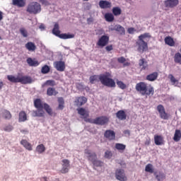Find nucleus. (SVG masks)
<instances>
[{
	"label": "nucleus",
	"mask_w": 181,
	"mask_h": 181,
	"mask_svg": "<svg viewBox=\"0 0 181 181\" xmlns=\"http://www.w3.org/2000/svg\"><path fill=\"white\" fill-rule=\"evenodd\" d=\"M165 45H168V46H175V41L171 37H166L165 38Z\"/></svg>",
	"instance_id": "nucleus-31"
},
{
	"label": "nucleus",
	"mask_w": 181,
	"mask_h": 181,
	"mask_svg": "<svg viewBox=\"0 0 181 181\" xmlns=\"http://www.w3.org/2000/svg\"><path fill=\"white\" fill-rule=\"evenodd\" d=\"M39 29L41 30V32H43V30H45L46 26L45 25V24L41 23L39 26Z\"/></svg>",
	"instance_id": "nucleus-54"
},
{
	"label": "nucleus",
	"mask_w": 181,
	"mask_h": 181,
	"mask_svg": "<svg viewBox=\"0 0 181 181\" xmlns=\"http://www.w3.org/2000/svg\"><path fill=\"white\" fill-rule=\"evenodd\" d=\"M41 181H49V178L47 177H42Z\"/></svg>",
	"instance_id": "nucleus-62"
},
{
	"label": "nucleus",
	"mask_w": 181,
	"mask_h": 181,
	"mask_svg": "<svg viewBox=\"0 0 181 181\" xmlns=\"http://www.w3.org/2000/svg\"><path fill=\"white\" fill-rule=\"evenodd\" d=\"M4 130L6 131V132H11L13 131V127L12 125H7L4 128Z\"/></svg>",
	"instance_id": "nucleus-48"
},
{
	"label": "nucleus",
	"mask_w": 181,
	"mask_h": 181,
	"mask_svg": "<svg viewBox=\"0 0 181 181\" xmlns=\"http://www.w3.org/2000/svg\"><path fill=\"white\" fill-rule=\"evenodd\" d=\"M110 75L101 74L99 76L97 75L91 76L89 78V81L90 84H94L98 81L100 79V83L106 87L114 88L115 87V81L112 78H110Z\"/></svg>",
	"instance_id": "nucleus-1"
},
{
	"label": "nucleus",
	"mask_w": 181,
	"mask_h": 181,
	"mask_svg": "<svg viewBox=\"0 0 181 181\" xmlns=\"http://www.w3.org/2000/svg\"><path fill=\"white\" fill-rule=\"evenodd\" d=\"M111 156H112V153H111V151H106L105 153V158L109 159L110 158H111Z\"/></svg>",
	"instance_id": "nucleus-51"
},
{
	"label": "nucleus",
	"mask_w": 181,
	"mask_h": 181,
	"mask_svg": "<svg viewBox=\"0 0 181 181\" xmlns=\"http://www.w3.org/2000/svg\"><path fill=\"white\" fill-rule=\"evenodd\" d=\"M99 6L101 9H108L112 6V4L108 1L101 0L99 1Z\"/></svg>",
	"instance_id": "nucleus-16"
},
{
	"label": "nucleus",
	"mask_w": 181,
	"mask_h": 181,
	"mask_svg": "<svg viewBox=\"0 0 181 181\" xmlns=\"http://www.w3.org/2000/svg\"><path fill=\"white\" fill-rule=\"evenodd\" d=\"M122 11L119 7H115L112 8V13L115 16H118L121 13Z\"/></svg>",
	"instance_id": "nucleus-45"
},
{
	"label": "nucleus",
	"mask_w": 181,
	"mask_h": 181,
	"mask_svg": "<svg viewBox=\"0 0 181 181\" xmlns=\"http://www.w3.org/2000/svg\"><path fill=\"white\" fill-rule=\"evenodd\" d=\"M109 30L118 32L119 34L125 35V28L119 24L112 25L109 27Z\"/></svg>",
	"instance_id": "nucleus-8"
},
{
	"label": "nucleus",
	"mask_w": 181,
	"mask_h": 181,
	"mask_svg": "<svg viewBox=\"0 0 181 181\" xmlns=\"http://www.w3.org/2000/svg\"><path fill=\"white\" fill-rule=\"evenodd\" d=\"M116 117L120 121H124V119H127V113L124 110H119L116 113Z\"/></svg>",
	"instance_id": "nucleus-19"
},
{
	"label": "nucleus",
	"mask_w": 181,
	"mask_h": 181,
	"mask_svg": "<svg viewBox=\"0 0 181 181\" xmlns=\"http://www.w3.org/2000/svg\"><path fill=\"white\" fill-rule=\"evenodd\" d=\"M154 143L158 146L162 145L163 144V137L162 136L155 135Z\"/></svg>",
	"instance_id": "nucleus-30"
},
{
	"label": "nucleus",
	"mask_w": 181,
	"mask_h": 181,
	"mask_svg": "<svg viewBox=\"0 0 181 181\" xmlns=\"http://www.w3.org/2000/svg\"><path fill=\"white\" fill-rule=\"evenodd\" d=\"M181 138V132L180 130H175V134H174V138L173 140L175 142H179L180 141Z\"/></svg>",
	"instance_id": "nucleus-32"
},
{
	"label": "nucleus",
	"mask_w": 181,
	"mask_h": 181,
	"mask_svg": "<svg viewBox=\"0 0 181 181\" xmlns=\"http://www.w3.org/2000/svg\"><path fill=\"white\" fill-rule=\"evenodd\" d=\"M27 63L31 67H37V66H39V64H40V63L37 60H36L35 59H32V58H28Z\"/></svg>",
	"instance_id": "nucleus-21"
},
{
	"label": "nucleus",
	"mask_w": 181,
	"mask_h": 181,
	"mask_svg": "<svg viewBox=\"0 0 181 181\" xmlns=\"http://www.w3.org/2000/svg\"><path fill=\"white\" fill-rule=\"evenodd\" d=\"M34 105L37 110L33 111V117H43L45 111L43 110V107L45 105L42 104V100L40 99H36L34 101Z\"/></svg>",
	"instance_id": "nucleus-5"
},
{
	"label": "nucleus",
	"mask_w": 181,
	"mask_h": 181,
	"mask_svg": "<svg viewBox=\"0 0 181 181\" xmlns=\"http://www.w3.org/2000/svg\"><path fill=\"white\" fill-rule=\"evenodd\" d=\"M93 22H94V18H93V17H90L87 19V23H88V25H91Z\"/></svg>",
	"instance_id": "nucleus-57"
},
{
	"label": "nucleus",
	"mask_w": 181,
	"mask_h": 181,
	"mask_svg": "<svg viewBox=\"0 0 181 181\" xmlns=\"http://www.w3.org/2000/svg\"><path fill=\"white\" fill-rule=\"evenodd\" d=\"M92 163L93 164V165L96 166L97 168L100 166H103V162L101 160H97V158L94 160Z\"/></svg>",
	"instance_id": "nucleus-46"
},
{
	"label": "nucleus",
	"mask_w": 181,
	"mask_h": 181,
	"mask_svg": "<svg viewBox=\"0 0 181 181\" xmlns=\"http://www.w3.org/2000/svg\"><path fill=\"white\" fill-rule=\"evenodd\" d=\"M168 78H170V82L172 83L173 86H175V84H177V83H179V81H177V79L175 78V76H173L172 74L168 75Z\"/></svg>",
	"instance_id": "nucleus-44"
},
{
	"label": "nucleus",
	"mask_w": 181,
	"mask_h": 181,
	"mask_svg": "<svg viewBox=\"0 0 181 181\" xmlns=\"http://www.w3.org/2000/svg\"><path fill=\"white\" fill-rule=\"evenodd\" d=\"M20 131H21V134H23L24 135H28V134H29V131L26 129H21Z\"/></svg>",
	"instance_id": "nucleus-55"
},
{
	"label": "nucleus",
	"mask_w": 181,
	"mask_h": 181,
	"mask_svg": "<svg viewBox=\"0 0 181 181\" xmlns=\"http://www.w3.org/2000/svg\"><path fill=\"white\" fill-rule=\"evenodd\" d=\"M174 62H175V63H178V64H181V54H180V52H177L175 54Z\"/></svg>",
	"instance_id": "nucleus-37"
},
{
	"label": "nucleus",
	"mask_w": 181,
	"mask_h": 181,
	"mask_svg": "<svg viewBox=\"0 0 181 181\" xmlns=\"http://www.w3.org/2000/svg\"><path fill=\"white\" fill-rule=\"evenodd\" d=\"M146 67H148V64L146 62H144V65H142V70H145V69H146Z\"/></svg>",
	"instance_id": "nucleus-61"
},
{
	"label": "nucleus",
	"mask_w": 181,
	"mask_h": 181,
	"mask_svg": "<svg viewBox=\"0 0 181 181\" xmlns=\"http://www.w3.org/2000/svg\"><path fill=\"white\" fill-rule=\"evenodd\" d=\"M13 5L18 8H23L26 5V1L24 0H12Z\"/></svg>",
	"instance_id": "nucleus-22"
},
{
	"label": "nucleus",
	"mask_w": 181,
	"mask_h": 181,
	"mask_svg": "<svg viewBox=\"0 0 181 181\" xmlns=\"http://www.w3.org/2000/svg\"><path fill=\"white\" fill-rule=\"evenodd\" d=\"M47 94L49 96L56 95V94H57V92L56 91V89H54V88H48L47 90Z\"/></svg>",
	"instance_id": "nucleus-36"
},
{
	"label": "nucleus",
	"mask_w": 181,
	"mask_h": 181,
	"mask_svg": "<svg viewBox=\"0 0 181 181\" xmlns=\"http://www.w3.org/2000/svg\"><path fill=\"white\" fill-rule=\"evenodd\" d=\"M146 37H151V35L148 33L139 35V40H144V39H146Z\"/></svg>",
	"instance_id": "nucleus-47"
},
{
	"label": "nucleus",
	"mask_w": 181,
	"mask_h": 181,
	"mask_svg": "<svg viewBox=\"0 0 181 181\" xmlns=\"http://www.w3.org/2000/svg\"><path fill=\"white\" fill-rule=\"evenodd\" d=\"M40 2H41V4H42V5H45L46 6H47V5H49V1H47L46 0H41Z\"/></svg>",
	"instance_id": "nucleus-58"
},
{
	"label": "nucleus",
	"mask_w": 181,
	"mask_h": 181,
	"mask_svg": "<svg viewBox=\"0 0 181 181\" xmlns=\"http://www.w3.org/2000/svg\"><path fill=\"white\" fill-rule=\"evenodd\" d=\"M158 76H159V74L158 72H153L146 76V80L148 81H155L156 78H158Z\"/></svg>",
	"instance_id": "nucleus-28"
},
{
	"label": "nucleus",
	"mask_w": 181,
	"mask_h": 181,
	"mask_svg": "<svg viewBox=\"0 0 181 181\" xmlns=\"http://www.w3.org/2000/svg\"><path fill=\"white\" fill-rule=\"evenodd\" d=\"M77 111L78 114H79V115H81V117H83V118L88 117V112H87L86 109L80 107L77 109Z\"/></svg>",
	"instance_id": "nucleus-29"
},
{
	"label": "nucleus",
	"mask_w": 181,
	"mask_h": 181,
	"mask_svg": "<svg viewBox=\"0 0 181 181\" xmlns=\"http://www.w3.org/2000/svg\"><path fill=\"white\" fill-rule=\"evenodd\" d=\"M20 33L23 36V37H28V31L25 28H21L20 30Z\"/></svg>",
	"instance_id": "nucleus-49"
},
{
	"label": "nucleus",
	"mask_w": 181,
	"mask_h": 181,
	"mask_svg": "<svg viewBox=\"0 0 181 181\" xmlns=\"http://www.w3.org/2000/svg\"><path fill=\"white\" fill-rule=\"evenodd\" d=\"M25 121H28V116L26 115V112L24 111L20 112L18 116V122H25Z\"/></svg>",
	"instance_id": "nucleus-26"
},
{
	"label": "nucleus",
	"mask_w": 181,
	"mask_h": 181,
	"mask_svg": "<svg viewBox=\"0 0 181 181\" xmlns=\"http://www.w3.org/2000/svg\"><path fill=\"white\" fill-rule=\"evenodd\" d=\"M54 67L57 71H64L66 70V64L63 61H56L54 62Z\"/></svg>",
	"instance_id": "nucleus-13"
},
{
	"label": "nucleus",
	"mask_w": 181,
	"mask_h": 181,
	"mask_svg": "<svg viewBox=\"0 0 181 181\" xmlns=\"http://www.w3.org/2000/svg\"><path fill=\"white\" fill-rule=\"evenodd\" d=\"M49 71H50V66L47 65H45L41 69V73L42 74H47L48 73H49Z\"/></svg>",
	"instance_id": "nucleus-42"
},
{
	"label": "nucleus",
	"mask_w": 181,
	"mask_h": 181,
	"mask_svg": "<svg viewBox=\"0 0 181 181\" xmlns=\"http://www.w3.org/2000/svg\"><path fill=\"white\" fill-rule=\"evenodd\" d=\"M157 111H158L160 115V118L162 119H169V115L165 111V107L162 105H158L157 106Z\"/></svg>",
	"instance_id": "nucleus-11"
},
{
	"label": "nucleus",
	"mask_w": 181,
	"mask_h": 181,
	"mask_svg": "<svg viewBox=\"0 0 181 181\" xmlns=\"http://www.w3.org/2000/svg\"><path fill=\"white\" fill-rule=\"evenodd\" d=\"M136 45L138 46L137 50L140 53H144V52L148 50V43L144 40H139L136 42Z\"/></svg>",
	"instance_id": "nucleus-7"
},
{
	"label": "nucleus",
	"mask_w": 181,
	"mask_h": 181,
	"mask_svg": "<svg viewBox=\"0 0 181 181\" xmlns=\"http://www.w3.org/2000/svg\"><path fill=\"white\" fill-rule=\"evenodd\" d=\"M105 18L107 22H112L114 21V15H112V13H107L105 15Z\"/></svg>",
	"instance_id": "nucleus-39"
},
{
	"label": "nucleus",
	"mask_w": 181,
	"mask_h": 181,
	"mask_svg": "<svg viewBox=\"0 0 181 181\" xmlns=\"http://www.w3.org/2000/svg\"><path fill=\"white\" fill-rule=\"evenodd\" d=\"M43 108L45 110L47 114H49V115H53V110H52V108H50L49 105L45 103Z\"/></svg>",
	"instance_id": "nucleus-40"
},
{
	"label": "nucleus",
	"mask_w": 181,
	"mask_h": 181,
	"mask_svg": "<svg viewBox=\"0 0 181 181\" xmlns=\"http://www.w3.org/2000/svg\"><path fill=\"white\" fill-rule=\"evenodd\" d=\"M116 84H117L118 87H119L121 90H125L127 88V85H125V83L121 81L117 80Z\"/></svg>",
	"instance_id": "nucleus-43"
},
{
	"label": "nucleus",
	"mask_w": 181,
	"mask_h": 181,
	"mask_svg": "<svg viewBox=\"0 0 181 181\" xmlns=\"http://www.w3.org/2000/svg\"><path fill=\"white\" fill-rule=\"evenodd\" d=\"M136 90L141 93L143 95H153L155 90H153V87L150 86L148 88L146 83L144 82H140L136 85Z\"/></svg>",
	"instance_id": "nucleus-2"
},
{
	"label": "nucleus",
	"mask_w": 181,
	"mask_h": 181,
	"mask_svg": "<svg viewBox=\"0 0 181 181\" xmlns=\"http://www.w3.org/2000/svg\"><path fill=\"white\" fill-rule=\"evenodd\" d=\"M27 12L33 15H37L42 12V6L36 1L30 3L27 6Z\"/></svg>",
	"instance_id": "nucleus-4"
},
{
	"label": "nucleus",
	"mask_w": 181,
	"mask_h": 181,
	"mask_svg": "<svg viewBox=\"0 0 181 181\" xmlns=\"http://www.w3.org/2000/svg\"><path fill=\"white\" fill-rule=\"evenodd\" d=\"M4 13H2V11H0V21H2V19H4Z\"/></svg>",
	"instance_id": "nucleus-64"
},
{
	"label": "nucleus",
	"mask_w": 181,
	"mask_h": 181,
	"mask_svg": "<svg viewBox=\"0 0 181 181\" xmlns=\"http://www.w3.org/2000/svg\"><path fill=\"white\" fill-rule=\"evenodd\" d=\"M127 32H128V33H129L130 35H132V34H134V32H135V28H128Z\"/></svg>",
	"instance_id": "nucleus-53"
},
{
	"label": "nucleus",
	"mask_w": 181,
	"mask_h": 181,
	"mask_svg": "<svg viewBox=\"0 0 181 181\" xmlns=\"http://www.w3.org/2000/svg\"><path fill=\"white\" fill-rule=\"evenodd\" d=\"M144 64H145V59H140L139 62V65L140 66V67H142Z\"/></svg>",
	"instance_id": "nucleus-56"
},
{
	"label": "nucleus",
	"mask_w": 181,
	"mask_h": 181,
	"mask_svg": "<svg viewBox=\"0 0 181 181\" xmlns=\"http://www.w3.org/2000/svg\"><path fill=\"white\" fill-rule=\"evenodd\" d=\"M58 103V110H63L64 108V99L63 98H59Z\"/></svg>",
	"instance_id": "nucleus-35"
},
{
	"label": "nucleus",
	"mask_w": 181,
	"mask_h": 181,
	"mask_svg": "<svg viewBox=\"0 0 181 181\" xmlns=\"http://www.w3.org/2000/svg\"><path fill=\"white\" fill-rule=\"evenodd\" d=\"M115 177L117 180L127 181V176H125V171L122 169H117L115 172Z\"/></svg>",
	"instance_id": "nucleus-12"
},
{
	"label": "nucleus",
	"mask_w": 181,
	"mask_h": 181,
	"mask_svg": "<svg viewBox=\"0 0 181 181\" xmlns=\"http://www.w3.org/2000/svg\"><path fill=\"white\" fill-rule=\"evenodd\" d=\"M124 132L125 135H131V132H129V130H125Z\"/></svg>",
	"instance_id": "nucleus-63"
},
{
	"label": "nucleus",
	"mask_w": 181,
	"mask_h": 181,
	"mask_svg": "<svg viewBox=\"0 0 181 181\" xmlns=\"http://www.w3.org/2000/svg\"><path fill=\"white\" fill-rule=\"evenodd\" d=\"M18 83H21V84H32V83H33V79L29 76H23V74L20 73Z\"/></svg>",
	"instance_id": "nucleus-10"
},
{
	"label": "nucleus",
	"mask_w": 181,
	"mask_h": 181,
	"mask_svg": "<svg viewBox=\"0 0 181 181\" xmlns=\"http://www.w3.org/2000/svg\"><path fill=\"white\" fill-rule=\"evenodd\" d=\"M62 169L61 173H67L70 170V160L67 159H63L61 161Z\"/></svg>",
	"instance_id": "nucleus-9"
},
{
	"label": "nucleus",
	"mask_w": 181,
	"mask_h": 181,
	"mask_svg": "<svg viewBox=\"0 0 181 181\" xmlns=\"http://www.w3.org/2000/svg\"><path fill=\"white\" fill-rule=\"evenodd\" d=\"M45 86H51L53 87L54 86H56V82H54V81L48 80L45 82Z\"/></svg>",
	"instance_id": "nucleus-50"
},
{
	"label": "nucleus",
	"mask_w": 181,
	"mask_h": 181,
	"mask_svg": "<svg viewBox=\"0 0 181 181\" xmlns=\"http://www.w3.org/2000/svg\"><path fill=\"white\" fill-rule=\"evenodd\" d=\"M21 144L23 145V146L27 149V151H33V148L32 146V144L29 143L26 139H23L21 141Z\"/></svg>",
	"instance_id": "nucleus-18"
},
{
	"label": "nucleus",
	"mask_w": 181,
	"mask_h": 181,
	"mask_svg": "<svg viewBox=\"0 0 181 181\" xmlns=\"http://www.w3.org/2000/svg\"><path fill=\"white\" fill-rule=\"evenodd\" d=\"M25 48L28 49L29 52H35L36 50V45L32 42H28L25 44Z\"/></svg>",
	"instance_id": "nucleus-27"
},
{
	"label": "nucleus",
	"mask_w": 181,
	"mask_h": 181,
	"mask_svg": "<svg viewBox=\"0 0 181 181\" xmlns=\"http://www.w3.org/2000/svg\"><path fill=\"white\" fill-rule=\"evenodd\" d=\"M154 176H156V179L158 181H163L166 179V175L163 173H159L158 174L157 172H154Z\"/></svg>",
	"instance_id": "nucleus-25"
},
{
	"label": "nucleus",
	"mask_w": 181,
	"mask_h": 181,
	"mask_svg": "<svg viewBox=\"0 0 181 181\" xmlns=\"http://www.w3.org/2000/svg\"><path fill=\"white\" fill-rule=\"evenodd\" d=\"M85 156L92 163L97 159V154L88 149L85 150Z\"/></svg>",
	"instance_id": "nucleus-14"
},
{
	"label": "nucleus",
	"mask_w": 181,
	"mask_h": 181,
	"mask_svg": "<svg viewBox=\"0 0 181 181\" xmlns=\"http://www.w3.org/2000/svg\"><path fill=\"white\" fill-rule=\"evenodd\" d=\"M19 77H20V73L18 74L17 76H15L13 75H8L7 78L8 81L11 83H19Z\"/></svg>",
	"instance_id": "nucleus-24"
},
{
	"label": "nucleus",
	"mask_w": 181,
	"mask_h": 181,
	"mask_svg": "<svg viewBox=\"0 0 181 181\" xmlns=\"http://www.w3.org/2000/svg\"><path fill=\"white\" fill-rule=\"evenodd\" d=\"M86 121L88 122H91L92 124H95L96 125H105V124L108 123V121H110V119H108V117L105 116H102V117H97L93 120L88 119Z\"/></svg>",
	"instance_id": "nucleus-6"
},
{
	"label": "nucleus",
	"mask_w": 181,
	"mask_h": 181,
	"mask_svg": "<svg viewBox=\"0 0 181 181\" xmlns=\"http://www.w3.org/2000/svg\"><path fill=\"white\" fill-rule=\"evenodd\" d=\"M126 61H127V59H125V58L124 57H121L117 59V62L119 63H125Z\"/></svg>",
	"instance_id": "nucleus-52"
},
{
	"label": "nucleus",
	"mask_w": 181,
	"mask_h": 181,
	"mask_svg": "<svg viewBox=\"0 0 181 181\" xmlns=\"http://www.w3.org/2000/svg\"><path fill=\"white\" fill-rule=\"evenodd\" d=\"M3 117L5 119H11V118H12V114H11V112H9L8 110H5L3 112Z\"/></svg>",
	"instance_id": "nucleus-34"
},
{
	"label": "nucleus",
	"mask_w": 181,
	"mask_h": 181,
	"mask_svg": "<svg viewBox=\"0 0 181 181\" xmlns=\"http://www.w3.org/2000/svg\"><path fill=\"white\" fill-rule=\"evenodd\" d=\"M86 103H87V98L86 97L77 98L76 100V104L77 107H81V105H84Z\"/></svg>",
	"instance_id": "nucleus-23"
},
{
	"label": "nucleus",
	"mask_w": 181,
	"mask_h": 181,
	"mask_svg": "<svg viewBox=\"0 0 181 181\" xmlns=\"http://www.w3.org/2000/svg\"><path fill=\"white\" fill-rule=\"evenodd\" d=\"M145 145L149 146L151 145V139H147L145 141Z\"/></svg>",
	"instance_id": "nucleus-60"
},
{
	"label": "nucleus",
	"mask_w": 181,
	"mask_h": 181,
	"mask_svg": "<svg viewBox=\"0 0 181 181\" xmlns=\"http://www.w3.org/2000/svg\"><path fill=\"white\" fill-rule=\"evenodd\" d=\"M108 40H110V37L107 35H103L99 39L97 45L100 47H104V46H107V45H108Z\"/></svg>",
	"instance_id": "nucleus-15"
},
{
	"label": "nucleus",
	"mask_w": 181,
	"mask_h": 181,
	"mask_svg": "<svg viewBox=\"0 0 181 181\" xmlns=\"http://www.w3.org/2000/svg\"><path fill=\"white\" fill-rule=\"evenodd\" d=\"M165 5L166 8H175L179 5V0H166Z\"/></svg>",
	"instance_id": "nucleus-17"
},
{
	"label": "nucleus",
	"mask_w": 181,
	"mask_h": 181,
	"mask_svg": "<svg viewBox=\"0 0 181 181\" xmlns=\"http://www.w3.org/2000/svg\"><path fill=\"white\" fill-rule=\"evenodd\" d=\"M145 170L148 173H155V172H153V165L152 164H147Z\"/></svg>",
	"instance_id": "nucleus-41"
},
{
	"label": "nucleus",
	"mask_w": 181,
	"mask_h": 181,
	"mask_svg": "<svg viewBox=\"0 0 181 181\" xmlns=\"http://www.w3.org/2000/svg\"><path fill=\"white\" fill-rule=\"evenodd\" d=\"M115 147L117 151H125V148H127V146L123 144L117 143Z\"/></svg>",
	"instance_id": "nucleus-38"
},
{
	"label": "nucleus",
	"mask_w": 181,
	"mask_h": 181,
	"mask_svg": "<svg viewBox=\"0 0 181 181\" xmlns=\"http://www.w3.org/2000/svg\"><path fill=\"white\" fill-rule=\"evenodd\" d=\"M45 151H46V147H45L43 144H40L36 147V152H37V153H43Z\"/></svg>",
	"instance_id": "nucleus-33"
},
{
	"label": "nucleus",
	"mask_w": 181,
	"mask_h": 181,
	"mask_svg": "<svg viewBox=\"0 0 181 181\" xmlns=\"http://www.w3.org/2000/svg\"><path fill=\"white\" fill-rule=\"evenodd\" d=\"M105 137L107 138V139H110V141H112V139H115V132L112 130H107L105 132Z\"/></svg>",
	"instance_id": "nucleus-20"
},
{
	"label": "nucleus",
	"mask_w": 181,
	"mask_h": 181,
	"mask_svg": "<svg viewBox=\"0 0 181 181\" xmlns=\"http://www.w3.org/2000/svg\"><path fill=\"white\" fill-rule=\"evenodd\" d=\"M105 49L107 52H111V50H112V45H108L105 47Z\"/></svg>",
	"instance_id": "nucleus-59"
},
{
	"label": "nucleus",
	"mask_w": 181,
	"mask_h": 181,
	"mask_svg": "<svg viewBox=\"0 0 181 181\" xmlns=\"http://www.w3.org/2000/svg\"><path fill=\"white\" fill-rule=\"evenodd\" d=\"M59 27V23H56L54 25V28L52 30V34L57 36V37H59V39H74V34L71 33H62L60 34V30Z\"/></svg>",
	"instance_id": "nucleus-3"
}]
</instances>
